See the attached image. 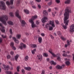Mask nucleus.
<instances>
[{"label": "nucleus", "instance_id": "1", "mask_svg": "<svg viewBox=\"0 0 74 74\" xmlns=\"http://www.w3.org/2000/svg\"><path fill=\"white\" fill-rule=\"evenodd\" d=\"M71 12V11H69V9H66L65 10V12L64 14V23H65V26H63L64 29H66L67 28V26L68 25L69 22V20H68V19L69 18V13Z\"/></svg>", "mask_w": 74, "mask_h": 74}, {"label": "nucleus", "instance_id": "2", "mask_svg": "<svg viewBox=\"0 0 74 74\" xmlns=\"http://www.w3.org/2000/svg\"><path fill=\"white\" fill-rule=\"evenodd\" d=\"M8 18L7 15H3L0 17V21L5 25H7L6 23V21L8 20Z\"/></svg>", "mask_w": 74, "mask_h": 74}, {"label": "nucleus", "instance_id": "3", "mask_svg": "<svg viewBox=\"0 0 74 74\" xmlns=\"http://www.w3.org/2000/svg\"><path fill=\"white\" fill-rule=\"evenodd\" d=\"M37 18V16L35 15L34 16H32V18L31 19H30L29 20V22L32 23V28H34L35 27H36V25L34 24V23L33 22V21L36 18Z\"/></svg>", "mask_w": 74, "mask_h": 74}, {"label": "nucleus", "instance_id": "4", "mask_svg": "<svg viewBox=\"0 0 74 74\" xmlns=\"http://www.w3.org/2000/svg\"><path fill=\"white\" fill-rule=\"evenodd\" d=\"M49 52L50 53H51V54L54 56V57H58L57 58L58 60H60L61 58H60V57H59L60 56V54H59V53H58L56 55L54 53L52 52V50H49Z\"/></svg>", "mask_w": 74, "mask_h": 74}, {"label": "nucleus", "instance_id": "5", "mask_svg": "<svg viewBox=\"0 0 74 74\" xmlns=\"http://www.w3.org/2000/svg\"><path fill=\"white\" fill-rule=\"evenodd\" d=\"M0 9L2 10H5L6 9V6L5 5V3L3 1L0 2Z\"/></svg>", "mask_w": 74, "mask_h": 74}, {"label": "nucleus", "instance_id": "6", "mask_svg": "<svg viewBox=\"0 0 74 74\" xmlns=\"http://www.w3.org/2000/svg\"><path fill=\"white\" fill-rule=\"evenodd\" d=\"M19 48H20V49H22L23 48H26V45L22 43H21L20 45Z\"/></svg>", "mask_w": 74, "mask_h": 74}, {"label": "nucleus", "instance_id": "7", "mask_svg": "<svg viewBox=\"0 0 74 74\" xmlns=\"http://www.w3.org/2000/svg\"><path fill=\"white\" fill-rule=\"evenodd\" d=\"M49 24L50 25H51L52 26V27H55V23H54V21H49Z\"/></svg>", "mask_w": 74, "mask_h": 74}, {"label": "nucleus", "instance_id": "8", "mask_svg": "<svg viewBox=\"0 0 74 74\" xmlns=\"http://www.w3.org/2000/svg\"><path fill=\"white\" fill-rule=\"evenodd\" d=\"M70 32H74V25L73 24L70 27Z\"/></svg>", "mask_w": 74, "mask_h": 74}, {"label": "nucleus", "instance_id": "9", "mask_svg": "<svg viewBox=\"0 0 74 74\" xmlns=\"http://www.w3.org/2000/svg\"><path fill=\"white\" fill-rule=\"evenodd\" d=\"M65 67V65H62V66L59 65H57L56 66V68L57 69H62L63 67Z\"/></svg>", "mask_w": 74, "mask_h": 74}, {"label": "nucleus", "instance_id": "10", "mask_svg": "<svg viewBox=\"0 0 74 74\" xmlns=\"http://www.w3.org/2000/svg\"><path fill=\"white\" fill-rule=\"evenodd\" d=\"M42 21L43 23L46 22L48 21V18L47 17H44L43 18H42Z\"/></svg>", "mask_w": 74, "mask_h": 74}, {"label": "nucleus", "instance_id": "11", "mask_svg": "<svg viewBox=\"0 0 74 74\" xmlns=\"http://www.w3.org/2000/svg\"><path fill=\"white\" fill-rule=\"evenodd\" d=\"M13 1H14V0H10V3H9V2L8 1H7L6 2V4H7L8 5H10V4H11L12 5V4H13Z\"/></svg>", "mask_w": 74, "mask_h": 74}, {"label": "nucleus", "instance_id": "12", "mask_svg": "<svg viewBox=\"0 0 74 74\" xmlns=\"http://www.w3.org/2000/svg\"><path fill=\"white\" fill-rule=\"evenodd\" d=\"M15 15L16 16H17L19 19H21V16L19 15V11L18 10L16 12Z\"/></svg>", "mask_w": 74, "mask_h": 74}, {"label": "nucleus", "instance_id": "13", "mask_svg": "<svg viewBox=\"0 0 74 74\" xmlns=\"http://www.w3.org/2000/svg\"><path fill=\"white\" fill-rule=\"evenodd\" d=\"M38 60H41L42 59V56L41 55H39L37 56Z\"/></svg>", "mask_w": 74, "mask_h": 74}, {"label": "nucleus", "instance_id": "14", "mask_svg": "<svg viewBox=\"0 0 74 74\" xmlns=\"http://www.w3.org/2000/svg\"><path fill=\"white\" fill-rule=\"evenodd\" d=\"M14 43L13 42H11L10 44V46L12 47V49H14V50H15L16 49V48L14 46Z\"/></svg>", "mask_w": 74, "mask_h": 74}, {"label": "nucleus", "instance_id": "15", "mask_svg": "<svg viewBox=\"0 0 74 74\" xmlns=\"http://www.w3.org/2000/svg\"><path fill=\"white\" fill-rule=\"evenodd\" d=\"M25 24L26 23L25 22V21L24 20H22L21 23V25L22 26H24Z\"/></svg>", "mask_w": 74, "mask_h": 74}, {"label": "nucleus", "instance_id": "16", "mask_svg": "<svg viewBox=\"0 0 74 74\" xmlns=\"http://www.w3.org/2000/svg\"><path fill=\"white\" fill-rule=\"evenodd\" d=\"M67 45L66 44L65 45V47L66 48L67 47L68 45H70V41H69V40H67Z\"/></svg>", "mask_w": 74, "mask_h": 74}, {"label": "nucleus", "instance_id": "17", "mask_svg": "<svg viewBox=\"0 0 74 74\" xmlns=\"http://www.w3.org/2000/svg\"><path fill=\"white\" fill-rule=\"evenodd\" d=\"M24 69H25V70H26L30 71V70L32 69V68H31L30 67H25L24 68Z\"/></svg>", "mask_w": 74, "mask_h": 74}, {"label": "nucleus", "instance_id": "18", "mask_svg": "<svg viewBox=\"0 0 74 74\" xmlns=\"http://www.w3.org/2000/svg\"><path fill=\"white\" fill-rule=\"evenodd\" d=\"M7 23L8 24L10 25H14V23H13L11 21H8L7 22Z\"/></svg>", "mask_w": 74, "mask_h": 74}, {"label": "nucleus", "instance_id": "19", "mask_svg": "<svg viewBox=\"0 0 74 74\" xmlns=\"http://www.w3.org/2000/svg\"><path fill=\"white\" fill-rule=\"evenodd\" d=\"M43 12L44 14V15H46V16L47 15H48V13L47 12V11H46V10H43Z\"/></svg>", "mask_w": 74, "mask_h": 74}, {"label": "nucleus", "instance_id": "20", "mask_svg": "<svg viewBox=\"0 0 74 74\" xmlns=\"http://www.w3.org/2000/svg\"><path fill=\"white\" fill-rule=\"evenodd\" d=\"M3 66L5 68V69H6V70H9V67H10L9 66H5V65H3Z\"/></svg>", "mask_w": 74, "mask_h": 74}, {"label": "nucleus", "instance_id": "21", "mask_svg": "<svg viewBox=\"0 0 74 74\" xmlns=\"http://www.w3.org/2000/svg\"><path fill=\"white\" fill-rule=\"evenodd\" d=\"M38 40L40 43H41L42 42V38L41 37H39L38 38Z\"/></svg>", "mask_w": 74, "mask_h": 74}, {"label": "nucleus", "instance_id": "22", "mask_svg": "<svg viewBox=\"0 0 74 74\" xmlns=\"http://www.w3.org/2000/svg\"><path fill=\"white\" fill-rule=\"evenodd\" d=\"M21 35L20 34H17L16 36L17 38H18V39H19L21 38Z\"/></svg>", "mask_w": 74, "mask_h": 74}, {"label": "nucleus", "instance_id": "23", "mask_svg": "<svg viewBox=\"0 0 74 74\" xmlns=\"http://www.w3.org/2000/svg\"><path fill=\"white\" fill-rule=\"evenodd\" d=\"M1 32H2V33H5V29H4V27H3L2 29H1Z\"/></svg>", "mask_w": 74, "mask_h": 74}, {"label": "nucleus", "instance_id": "24", "mask_svg": "<svg viewBox=\"0 0 74 74\" xmlns=\"http://www.w3.org/2000/svg\"><path fill=\"white\" fill-rule=\"evenodd\" d=\"M19 57V55H16L14 56L15 59L16 61H17L18 60V58Z\"/></svg>", "mask_w": 74, "mask_h": 74}, {"label": "nucleus", "instance_id": "25", "mask_svg": "<svg viewBox=\"0 0 74 74\" xmlns=\"http://www.w3.org/2000/svg\"><path fill=\"white\" fill-rule=\"evenodd\" d=\"M24 11L25 13L26 14H29V11L27 10H24Z\"/></svg>", "mask_w": 74, "mask_h": 74}, {"label": "nucleus", "instance_id": "26", "mask_svg": "<svg viewBox=\"0 0 74 74\" xmlns=\"http://www.w3.org/2000/svg\"><path fill=\"white\" fill-rule=\"evenodd\" d=\"M70 0H67L65 2V4H70Z\"/></svg>", "mask_w": 74, "mask_h": 74}, {"label": "nucleus", "instance_id": "27", "mask_svg": "<svg viewBox=\"0 0 74 74\" xmlns=\"http://www.w3.org/2000/svg\"><path fill=\"white\" fill-rule=\"evenodd\" d=\"M51 4H52V1H51L47 3L48 6H50V5H51Z\"/></svg>", "mask_w": 74, "mask_h": 74}, {"label": "nucleus", "instance_id": "28", "mask_svg": "<svg viewBox=\"0 0 74 74\" xmlns=\"http://www.w3.org/2000/svg\"><path fill=\"white\" fill-rule=\"evenodd\" d=\"M36 51V49H34L32 51V54H34L35 52Z\"/></svg>", "mask_w": 74, "mask_h": 74}, {"label": "nucleus", "instance_id": "29", "mask_svg": "<svg viewBox=\"0 0 74 74\" xmlns=\"http://www.w3.org/2000/svg\"><path fill=\"white\" fill-rule=\"evenodd\" d=\"M61 38L63 41H65V40H66V38H64V37H63L62 36L61 37Z\"/></svg>", "mask_w": 74, "mask_h": 74}, {"label": "nucleus", "instance_id": "30", "mask_svg": "<svg viewBox=\"0 0 74 74\" xmlns=\"http://www.w3.org/2000/svg\"><path fill=\"white\" fill-rule=\"evenodd\" d=\"M50 63L51 64H53V65H55V64H56V63L54 62L53 61H51Z\"/></svg>", "mask_w": 74, "mask_h": 74}, {"label": "nucleus", "instance_id": "31", "mask_svg": "<svg viewBox=\"0 0 74 74\" xmlns=\"http://www.w3.org/2000/svg\"><path fill=\"white\" fill-rule=\"evenodd\" d=\"M32 48H36L37 47V45L36 44H33L32 45Z\"/></svg>", "mask_w": 74, "mask_h": 74}, {"label": "nucleus", "instance_id": "32", "mask_svg": "<svg viewBox=\"0 0 74 74\" xmlns=\"http://www.w3.org/2000/svg\"><path fill=\"white\" fill-rule=\"evenodd\" d=\"M46 26V28H47V29H48V28H49L50 27L49 26V24H47L46 25H45Z\"/></svg>", "mask_w": 74, "mask_h": 74}, {"label": "nucleus", "instance_id": "33", "mask_svg": "<svg viewBox=\"0 0 74 74\" xmlns=\"http://www.w3.org/2000/svg\"><path fill=\"white\" fill-rule=\"evenodd\" d=\"M43 56H45V57H47L48 56V54L46 53H44V54H43Z\"/></svg>", "mask_w": 74, "mask_h": 74}, {"label": "nucleus", "instance_id": "34", "mask_svg": "<svg viewBox=\"0 0 74 74\" xmlns=\"http://www.w3.org/2000/svg\"><path fill=\"white\" fill-rule=\"evenodd\" d=\"M6 73L7 74H12V73L10 71H7L6 72Z\"/></svg>", "mask_w": 74, "mask_h": 74}, {"label": "nucleus", "instance_id": "35", "mask_svg": "<svg viewBox=\"0 0 74 74\" xmlns=\"http://www.w3.org/2000/svg\"><path fill=\"white\" fill-rule=\"evenodd\" d=\"M21 69V67H20V66H18L17 67V71H19V69Z\"/></svg>", "mask_w": 74, "mask_h": 74}, {"label": "nucleus", "instance_id": "36", "mask_svg": "<svg viewBox=\"0 0 74 74\" xmlns=\"http://www.w3.org/2000/svg\"><path fill=\"white\" fill-rule=\"evenodd\" d=\"M70 63L69 62V61H67L66 62V64L67 65V66H69L70 64Z\"/></svg>", "mask_w": 74, "mask_h": 74}, {"label": "nucleus", "instance_id": "37", "mask_svg": "<svg viewBox=\"0 0 74 74\" xmlns=\"http://www.w3.org/2000/svg\"><path fill=\"white\" fill-rule=\"evenodd\" d=\"M25 60H26V61L27 60L29 59V57H28V56H26V57H25Z\"/></svg>", "mask_w": 74, "mask_h": 74}, {"label": "nucleus", "instance_id": "38", "mask_svg": "<svg viewBox=\"0 0 74 74\" xmlns=\"http://www.w3.org/2000/svg\"><path fill=\"white\" fill-rule=\"evenodd\" d=\"M11 58V56L10 55H8L7 56V59H9Z\"/></svg>", "mask_w": 74, "mask_h": 74}, {"label": "nucleus", "instance_id": "39", "mask_svg": "<svg viewBox=\"0 0 74 74\" xmlns=\"http://www.w3.org/2000/svg\"><path fill=\"white\" fill-rule=\"evenodd\" d=\"M9 15L11 16H14V14L12 12H10L9 13Z\"/></svg>", "mask_w": 74, "mask_h": 74}, {"label": "nucleus", "instance_id": "40", "mask_svg": "<svg viewBox=\"0 0 74 74\" xmlns=\"http://www.w3.org/2000/svg\"><path fill=\"white\" fill-rule=\"evenodd\" d=\"M1 36L3 38H7V36H6V35H5L4 36V35H2Z\"/></svg>", "mask_w": 74, "mask_h": 74}, {"label": "nucleus", "instance_id": "41", "mask_svg": "<svg viewBox=\"0 0 74 74\" xmlns=\"http://www.w3.org/2000/svg\"><path fill=\"white\" fill-rule=\"evenodd\" d=\"M49 30H53V27H49Z\"/></svg>", "mask_w": 74, "mask_h": 74}, {"label": "nucleus", "instance_id": "42", "mask_svg": "<svg viewBox=\"0 0 74 74\" xmlns=\"http://www.w3.org/2000/svg\"><path fill=\"white\" fill-rule=\"evenodd\" d=\"M56 12H52V14L53 16H55V14H56Z\"/></svg>", "mask_w": 74, "mask_h": 74}, {"label": "nucleus", "instance_id": "43", "mask_svg": "<svg viewBox=\"0 0 74 74\" xmlns=\"http://www.w3.org/2000/svg\"><path fill=\"white\" fill-rule=\"evenodd\" d=\"M10 34H13L12 32V29H10Z\"/></svg>", "mask_w": 74, "mask_h": 74}, {"label": "nucleus", "instance_id": "44", "mask_svg": "<svg viewBox=\"0 0 74 74\" xmlns=\"http://www.w3.org/2000/svg\"><path fill=\"white\" fill-rule=\"evenodd\" d=\"M45 74V71L44 70H42V71L41 74Z\"/></svg>", "mask_w": 74, "mask_h": 74}, {"label": "nucleus", "instance_id": "45", "mask_svg": "<svg viewBox=\"0 0 74 74\" xmlns=\"http://www.w3.org/2000/svg\"><path fill=\"white\" fill-rule=\"evenodd\" d=\"M55 22L56 24H59V22L58 20H56Z\"/></svg>", "mask_w": 74, "mask_h": 74}, {"label": "nucleus", "instance_id": "46", "mask_svg": "<svg viewBox=\"0 0 74 74\" xmlns=\"http://www.w3.org/2000/svg\"><path fill=\"white\" fill-rule=\"evenodd\" d=\"M41 35L42 36V37H44V36H45V34L43 33H41Z\"/></svg>", "mask_w": 74, "mask_h": 74}, {"label": "nucleus", "instance_id": "47", "mask_svg": "<svg viewBox=\"0 0 74 74\" xmlns=\"http://www.w3.org/2000/svg\"><path fill=\"white\" fill-rule=\"evenodd\" d=\"M56 1L57 3H60V0H56Z\"/></svg>", "mask_w": 74, "mask_h": 74}, {"label": "nucleus", "instance_id": "48", "mask_svg": "<svg viewBox=\"0 0 74 74\" xmlns=\"http://www.w3.org/2000/svg\"><path fill=\"white\" fill-rule=\"evenodd\" d=\"M62 56H65V57H66V56H67V54H65L64 53L63 55Z\"/></svg>", "mask_w": 74, "mask_h": 74}, {"label": "nucleus", "instance_id": "49", "mask_svg": "<svg viewBox=\"0 0 74 74\" xmlns=\"http://www.w3.org/2000/svg\"><path fill=\"white\" fill-rule=\"evenodd\" d=\"M14 52L12 51H11L10 52V54L12 55H14Z\"/></svg>", "mask_w": 74, "mask_h": 74}, {"label": "nucleus", "instance_id": "50", "mask_svg": "<svg viewBox=\"0 0 74 74\" xmlns=\"http://www.w3.org/2000/svg\"><path fill=\"white\" fill-rule=\"evenodd\" d=\"M36 23L37 25H39V21H36Z\"/></svg>", "mask_w": 74, "mask_h": 74}, {"label": "nucleus", "instance_id": "51", "mask_svg": "<svg viewBox=\"0 0 74 74\" xmlns=\"http://www.w3.org/2000/svg\"><path fill=\"white\" fill-rule=\"evenodd\" d=\"M13 39L14 40V41H16V38H15V37H13Z\"/></svg>", "mask_w": 74, "mask_h": 74}, {"label": "nucleus", "instance_id": "52", "mask_svg": "<svg viewBox=\"0 0 74 74\" xmlns=\"http://www.w3.org/2000/svg\"><path fill=\"white\" fill-rule=\"evenodd\" d=\"M15 42L16 44H18L19 43V41L18 40H16L15 41Z\"/></svg>", "mask_w": 74, "mask_h": 74}, {"label": "nucleus", "instance_id": "53", "mask_svg": "<svg viewBox=\"0 0 74 74\" xmlns=\"http://www.w3.org/2000/svg\"><path fill=\"white\" fill-rule=\"evenodd\" d=\"M48 11L49 12H51V8L49 9Z\"/></svg>", "mask_w": 74, "mask_h": 74}, {"label": "nucleus", "instance_id": "54", "mask_svg": "<svg viewBox=\"0 0 74 74\" xmlns=\"http://www.w3.org/2000/svg\"><path fill=\"white\" fill-rule=\"evenodd\" d=\"M38 6L39 8H41V5H38Z\"/></svg>", "mask_w": 74, "mask_h": 74}, {"label": "nucleus", "instance_id": "55", "mask_svg": "<svg viewBox=\"0 0 74 74\" xmlns=\"http://www.w3.org/2000/svg\"><path fill=\"white\" fill-rule=\"evenodd\" d=\"M22 72L23 73H25V70L24 69H22Z\"/></svg>", "mask_w": 74, "mask_h": 74}, {"label": "nucleus", "instance_id": "56", "mask_svg": "<svg viewBox=\"0 0 74 74\" xmlns=\"http://www.w3.org/2000/svg\"><path fill=\"white\" fill-rule=\"evenodd\" d=\"M51 38H52V39H53L54 38V37H53V36H52V35L51 36Z\"/></svg>", "mask_w": 74, "mask_h": 74}, {"label": "nucleus", "instance_id": "57", "mask_svg": "<svg viewBox=\"0 0 74 74\" xmlns=\"http://www.w3.org/2000/svg\"><path fill=\"white\" fill-rule=\"evenodd\" d=\"M2 38H0V42H2Z\"/></svg>", "mask_w": 74, "mask_h": 74}, {"label": "nucleus", "instance_id": "58", "mask_svg": "<svg viewBox=\"0 0 74 74\" xmlns=\"http://www.w3.org/2000/svg\"><path fill=\"white\" fill-rule=\"evenodd\" d=\"M37 2H40L41 1V0H35Z\"/></svg>", "mask_w": 74, "mask_h": 74}, {"label": "nucleus", "instance_id": "59", "mask_svg": "<svg viewBox=\"0 0 74 74\" xmlns=\"http://www.w3.org/2000/svg\"><path fill=\"white\" fill-rule=\"evenodd\" d=\"M58 35H60V32H58Z\"/></svg>", "mask_w": 74, "mask_h": 74}, {"label": "nucleus", "instance_id": "60", "mask_svg": "<svg viewBox=\"0 0 74 74\" xmlns=\"http://www.w3.org/2000/svg\"><path fill=\"white\" fill-rule=\"evenodd\" d=\"M0 26H1V27H3L2 23H0Z\"/></svg>", "mask_w": 74, "mask_h": 74}, {"label": "nucleus", "instance_id": "61", "mask_svg": "<svg viewBox=\"0 0 74 74\" xmlns=\"http://www.w3.org/2000/svg\"><path fill=\"white\" fill-rule=\"evenodd\" d=\"M32 7L34 8H36V7L35 6H32Z\"/></svg>", "mask_w": 74, "mask_h": 74}, {"label": "nucleus", "instance_id": "62", "mask_svg": "<svg viewBox=\"0 0 74 74\" xmlns=\"http://www.w3.org/2000/svg\"><path fill=\"white\" fill-rule=\"evenodd\" d=\"M17 3H18V4H19L20 3V1H18L17 2Z\"/></svg>", "mask_w": 74, "mask_h": 74}, {"label": "nucleus", "instance_id": "63", "mask_svg": "<svg viewBox=\"0 0 74 74\" xmlns=\"http://www.w3.org/2000/svg\"><path fill=\"white\" fill-rule=\"evenodd\" d=\"M55 9L56 10H58V8H55Z\"/></svg>", "mask_w": 74, "mask_h": 74}, {"label": "nucleus", "instance_id": "64", "mask_svg": "<svg viewBox=\"0 0 74 74\" xmlns=\"http://www.w3.org/2000/svg\"><path fill=\"white\" fill-rule=\"evenodd\" d=\"M72 56H73V59L74 60V54H73Z\"/></svg>", "mask_w": 74, "mask_h": 74}]
</instances>
